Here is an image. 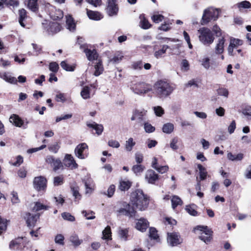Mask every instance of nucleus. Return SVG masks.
I'll return each instance as SVG.
<instances>
[{
    "instance_id": "nucleus-1",
    "label": "nucleus",
    "mask_w": 251,
    "mask_h": 251,
    "mask_svg": "<svg viewBox=\"0 0 251 251\" xmlns=\"http://www.w3.org/2000/svg\"><path fill=\"white\" fill-rule=\"evenodd\" d=\"M130 202L139 210H145L148 206L149 199L141 190H136L130 195Z\"/></svg>"
},
{
    "instance_id": "nucleus-2",
    "label": "nucleus",
    "mask_w": 251,
    "mask_h": 251,
    "mask_svg": "<svg viewBox=\"0 0 251 251\" xmlns=\"http://www.w3.org/2000/svg\"><path fill=\"white\" fill-rule=\"evenodd\" d=\"M154 93L159 98H165L170 96L175 89V87L167 82L159 80L154 85Z\"/></svg>"
},
{
    "instance_id": "nucleus-3",
    "label": "nucleus",
    "mask_w": 251,
    "mask_h": 251,
    "mask_svg": "<svg viewBox=\"0 0 251 251\" xmlns=\"http://www.w3.org/2000/svg\"><path fill=\"white\" fill-rule=\"evenodd\" d=\"M200 41L204 45H210L214 40L213 35L211 30L206 27L200 28L198 31Z\"/></svg>"
},
{
    "instance_id": "nucleus-4",
    "label": "nucleus",
    "mask_w": 251,
    "mask_h": 251,
    "mask_svg": "<svg viewBox=\"0 0 251 251\" xmlns=\"http://www.w3.org/2000/svg\"><path fill=\"white\" fill-rule=\"evenodd\" d=\"M220 10L209 8L204 10L201 20V25L208 24L210 21H216L219 17Z\"/></svg>"
},
{
    "instance_id": "nucleus-5",
    "label": "nucleus",
    "mask_w": 251,
    "mask_h": 251,
    "mask_svg": "<svg viewBox=\"0 0 251 251\" xmlns=\"http://www.w3.org/2000/svg\"><path fill=\"white\" fill-rule=\"evenodd\" d=\"M195 229L200 231L199 238L205 243L208 244L212 239V231L207 226H198Z\"/></svg>"
},
{
    "instance_id": "nucleus-6",
    "label": "nucleus",
    "mask_w": 251,
    "mask_h": 251,
    "mask_svg": "<svg viewBox=\"0 0 251 251\" xmlns=\"http://www.w3.org/2000/svg\"><path fill=\"white\" fill-rule=\"evenodd\" d=\"M131 89L134 93L138 95H143L152 90L151 85L145 83L135 84Z\"/></svg>"
},
{
    "instance_id": "nucleus-7",
    "label": "nucleus",
    "mask_w": 251,
    "mask_h": 251,
    "mask_svg": "<svg viewBox=\"0 0 251 251\" xmlns=\"http://www.w3.org/2000/svg\"><path fill=\"white\" fill-rule=\"evenodd\" d=\"M46 162L50 165L55 172L59 169H63V164L59 158H55L52 156L49 155L46 158Z\"/></svg>"
},
{
    "instance_id": "nucleus-8",
    "label": "nucleus",
    "mask_w": 251,
    "mask_h": 251,
    "mask_svg": "<svg viewBox=\"0 0 251 251\" xmlns=\"http://www.w3.org/2000/svg\"><path fill=\"white\" fill-rule=\"evenodd\" d=\"M34 188L37 191L45 190L47 187V179L43 176L35 177L33 181Z\"/></svg>"
},
{
    "instance_id": "nucleus-9",
    "label": "nucleus",
    "mask_w": 251,
    "mask_h": 251,
    "mask_svg": "<svg viewBox=\"0 0 251 251\" xmlns=\"http://www.w3.org/2000/svg\"><path fill=\"white\" fill-rule=\"evenodd\" d=\"M167 241L170 245L173 247L181 244L182 242V239L177 233H168Z\"/></svg>"
},
{
    "instance_id": "nucleus-10",
    "label": "nucleus",
    "mask_w": 251,
    "mask_h": 251,
    "mask_svg": "<svg viewBox=\"0 0 251 251\" xmlns=\"http://www.w3.org/2000/svg\"><path fill=\"white\" fill-rule=\"evenodd\" d=\"M243 41L239 39L231 37L229 40V45L227 48L228 53L230 56H233V50L237 49L239 46L242 45Z\"/></svg>"
},
{
    "instance_id": "nucleus-11",
    "label": "nucleus",
    "mask_w": 251,
    "mask_h": 251,
    "mask_svg": "<svg viewBox=\"0 0 251 251\" xmlns=\"http://www.w3.org/2000/svg\"><path fill=\"white\" fill-rule=\"evenodd\" d=\"M64 165L72 169L78 167L77 164L75 162L73 156L70 154H66L63 160Z\"/></svg>"
},
{
    "instance_id": "nucleus-12",
    "label": "nucleus",
    "mask_w": 251,
    "mask_h": 251,
    "mask_svg": "<svg viewBox=\"0 0 251 251\" xmlns=\"http://www.w3.org/2000/svg\"><path fill=\"white\" fill-rule=\"evenodd\" d=\"M80 48L83 50V52H85L87 59L89 61H93L97 60L98 58V54L95 50H91L86 48L85 45H81Z\"/></svg>"
},
{
    "instance_id": "nucleus-13",
    "label": "nucleus",
    "mask_w": 251,
    "mask_h": 251,
    "mask_svg": "<svg viewBox=\"0 0 251 251\" xmlns=\"http://www.w3.org/2000/svg\"><path fill=\"white\" fill-rule=\"evenodd\" d=\"M147 111L142 110H136L133 113L131 118V121H137L139 123H142L146 119Z\"/></svg>"
},
{
    "instance_id": "nucleus-14",
    "label": "nucleus",
    "mask_w": 251,
    "mask_h": 251,
    "mask_svg": "<svg viewBox=\"0 0 251 251\" xmlns=\"http://www.w3.org/2000/svg\"><path fill=\"white\" fill-rule=\"evenodd\" d=\"M88 147L85 143H80L76 146L75 149V156L79 159H83L85 158L83 152L88 150Z\"/></svg>"
},
{
    "instance_id": "nucleus-15",
    "label": "nucleus",
    "mask_w": 251,
    "mask_h": 251,
    "mask_svg": "<svg viewBox=\"0 0 251 251\" xmlns=\"http://www.w3.org/2000/svg\"><path fill=\"white\" fill-rule=\"evenodd\" d=\"M158 177V175L152 170H148L145 174V180L150 184H154Z\"/></svg>"
},
{
    "instance_id": "nucleus-16",
    "label": "nucleus",
    "mask_w": 251,
    "mask_h": 251,
    "mask_svg": "<svg viewBox=\"0 0 251 251\" xmlns=\"http://www.w3.org/2000/svg\"><path fill=\"white\" fill-rule=\"evenodd\" d=\"M39 218V214L32 215L29 213H26L25 217L27 225L29 227H34Z\"/></svg>"
},
{
    "instance_id": "nucleus-17",
    "label": "nucleus",
    "mask_w": 251,
    "mask_h": 251,
    "mask_svg": "<svg viewBox=\"0 0 251 251\" xmlns=\"http://www.w3.org/2000/svg\"><path fill=\"white\" fill-rule=\"evenodd\" d=\"M120 214L124 215L129 217H133L135 216L136 211L133 206L127 204L125 208H121L118 211Z\"/></svg>"
},
{
    "instance_id": "nucleus-18",
    "label": "nucleus",
    "mask_w": 251,
    "mask_h": 251,
    "mask_svg": "<svg viewBox=\"0 0 251 251\" xmlns=\"http://www.w3.org/2000/svg\"><path fill=\"white\" fill-rule=\"evenodd\" d=\"M117 0H108L107 12L110 16L117 14L118 7L116 4Z\"/></svg>"
},
{
    "instance_id": "nucleus-19",
    "label": "nucleus",
    "mask_w": 251,
    "mask_h": 251,
    "mask_svg": "<svg viewBox=\"0 0 251 251\" xmlns=\"http://www.w3.org/2000/svg\"><path fill=\"white\" fill-rule=\"evenodd\" d=\"M149 226V223L147 219L143 218L139 219L136 224L137 230L142 232L145 231Z\"/></svg>"
},
{
    "instance_id": "nucleus-20",
    "label": "nucleus",
    "mask_w": 251,
    "mask_h": 251,
    "mask_svg": "<svg viewBox=\"0 0 251 251\" xmlns=\"http://www.w3.org/2000/svg\"><path fill=\"white\" fill-rule=\"evenodd\" d=\"M225 42V39L224 37H222L221 38L219 39L218 43L215 48L216 54H221L224 52Z\"/></svg>"
},
{
    "instance_id": "nucleus-21",
    "label": "nucleus",
    "mask_w": 251,
    "mask_h": 251,
    "mask_svg": "<svg viewBox=\"0 0 251 251\" xmlns=\"http://www.w3.org/2000/svg\"><path fill=\"white\" fill-rule=\"evenodd\" d=\"M9 121L17 127H21L24 124L23 121L16 114H13L10 116Z\"/></svg>"
},
{
    "instance_id": "nucleus-22",
    "label": "nucleus",
    "mask_w": 251,
    "mask_h": 251,
    "mask_svg": "<svg viewBox=\"0 0 251 251\" xmlns=\"http://www.w3.org/2000/svg\"><path fill=\"white\" fill-rule=\"evenodd\" d=\"M23 241L22 238H18L12 241L9 244V248L12 250H19L22 248L21 245Z\"/></svg>"
},
{
    "instance_id": "nucleus-23",
    "label": "nucleus",
    "mask_w": 251,
    "mask_h": 251,
    "mask_svg": "<svg viewBox=\"0 0 251 251\" xmlns=\"http://www.w3.org/2000/svg\"><path fill=\"white\" fill-rule=\"evenodd\" d=\"M87 126L88 127L95 129L96 133L99 135H100L103 130V127L102 125L98 124L95 122H93L92 124L88 123L87 124Z\"/></svg>"
},
{
    "instance_id": "nucleus-24",
    "label": "nucleus",
    "mask_w": 251,
    "mask_h": 251,
    "mask_svg": "<svg viewBox=\"0 0 251 251\" xmlns=\"http://www.w3.org/2000/svg\"><path fill=\"white\" fill-rule=\"evenodd\" d=\"M140 26L141 28L147 29L149 28L151 26V25L149 22L148 20L145 18V15L141 14L139 16Z\"/></svg>"
},
{
    "instance_id": "nucleus-25",
    "label": "nucleus",
    "mask_w": 251,
    "mask_h": 251,
    "mask_svg": "<svg viewBox=\"0 0 251 251\" xmlns=\"http://www.w3.org/2000/svg\"><path fill=\"white\" fill-rule=\"evenodd\" d=\"M87 14L89 19L94 20H100L102 18L101 15L98 12L87 9Z\"/></svg>"
},
{
    "instance_id": "nucleus-26",
    "label": "nucleus",
    "mask_w": 251,
    "mask_h": 251,
    "mask_svg": "<svg viewBox=\"0 0 251 251\" xmlns=\"http://www.w3.org/2000/svg\"><path fill=\"white\" fill-rule=\"evenodd\" d=\"M67 28L70 31H73L75 29V24L71 16H66Z\"/></svg>"
},
{
    "instance_id": "nucleus-27",
    "label": "nucleus",
    "mask_w": 251,
    "mask_h": 251,
    "mask_svg": "<svg viewBox=\"0 0 251 251\" xmlns=\"http://www.w3.org/2000/svg\"><path fill=\"white\" fill-rule=\"evenodd\" d=\"M61 29V26L57 23H53L50 25V27L48 29L49 32H50L51 34L56 33L59 32Z\"/></svg>"
},
{
    "instance_id": "nucleus-28",
    "label": "nucleus",
    "mask_w": 251,
    "mask_h": 251,
    "mask_svg": "<svg viewBox=\"0 0 251 251\" xmlns=\"http://www.w3.org/2000/svg\"><path fill=\"white\" fill-rule=\"evenodd\" d=\"M50 15L53 20H60L63 17V12L60 9H55L54 12H51Z\"/></svg>"
},
{
    "instance_id": "nucleus-29",
    "label": "nucleus",
    "mask_w": 251,
    "mask_h": 251,
    "mask_svg": "<svg viewBox=\"0 0 251 251\" xmlns=\"http://www.w3.org/2000/svg\"><path fill=\"white\" fill-rule=\"evenodd\" d=\"M19 22L20 25L23 26L25 27V25L24 23V21L27 18L26 15V12L25 9H21L19 10Z\"/></svg>"
},
{
    "instance_id": "nucleus-30",
    "label": "nucleus",
    "mask_w": 251,
    "mask_h": 251,
    "mask_svg": "<svg viewBox=\"0 0 251 251\" xmlns=\"http://www.w3.org/2000/svg\"><path fill=\"white\" fill-rule=\"evenodd\" d=\"M169 48L167 45H163L161 49L155 51L154 55L155 58L158 59L163 57L164 54L166 52L167 50Z\"/></svg>"
},
{
    "instance_id": "nucleus-31",
    "label": "nucleus",
    "mask_w": 251,
    "mask_h": 251,
    "mask_svg": "<svg viewBox=\"0 0 251 251\" xmlns=\"http://www.w3.org/2000/svg\"><path fill=\"white\" fill-rule=\"evenodd\" d=\"M94 67L95 71L94 75L95 76H98L102 73L103 71V68L101 61L99 60L98 62L96 63Z\"/></svg>"
},
{
    "instance_id": "nucleus-32",
    "label": "nucleus",
    "mask_w": 251,
    "mask_h": 251,
    "mask_svg": "<svg viewBox=\"0 0 251 251\" xmlns=\"http://www.w3.org/2000/svg\"><path fill=\"white\" fill-rule=\"evenodd\" d=\"M1 77L6 81L12 84H17V80L16 77H13L7 73H4Z\"/></svg>"
},
{
    "instance_id": "nucleus-33",
    "label": "nucleus",
    "mask_w": 251,
    "mask_h": 251,
    "mask_svg": "<svg viewBox=\"0 0 251 251\" xmlns=\"http://www.w3.org/2000/svg\"><path fill=\"white\" fill-rule=\"evenodd\" d=\"M70 241L75 247L78 246L82 242V240H80L76 234H73L70 236Z\"/></svg>"
},
{
    "instance_id": "nucleus-34",
    "label": "nucleus",
    "mask_w": 251,
    "mask_h": 251,
    "mask_svg": "<svg viewBox=\"0 0 251 251\" xmlns=\"http://www.w3.org/2000/svg\"><path fill=\"white\" fill-rule=\"evenodd\" d=\"M135 142L133 141V139L131 137L129 138L125 143V149L127 151H131L135 145Z\"/></svg>"
},
{
    "instance_id": "nucleus-35",
    "label": "nucleus",
    "mask_w": 251,
    "mask_h": 251,
    "mask_svg": "<svg viewBox=\"0 0 251 251\" xmlns=\"http://www.w3.org/2000/svg\"><path fill=\"white\" fill-rule=\"evenodd\" d=\"M227 158L231 161H240L244 157V154L242 153H238L236 155H234L231 152L227 153Z\"/></svg>"
},
{
    "instance_id": "nucleus-36",
    "label": "nucleus",
    "mask_w": 251,
    "mask_h": 251,
    "mask_svg": "<svg viewBox=\"0 0 251 251\" xmlns=\"http://www.w3.org/2000/svg\"><path fill=\"white\" fill-rule=\"evenodd\" d=\"M131 183L128 180H121L120 182L119 189L121 191L127 190L131 186Z\"/></svg>"
},
{
    "instance_id": "nucleus-37",
    "label": "nucleus",
    "mask_w": 251,
    "mask_h": 251,
    "mask_svg": "<svg viewBox=\"0 0 251 251\" xmlns=\"http://www.w3.org/2000/svg\"><path fill=\"white\" fill-rule=\"evenodd\" d=\"M128 231L127 229H119L118 235L121 240L126 241L127 240Z\"/></svg>"
},
{
    "instance_id": "nucleus-38",
    "label": "nucleus",
    "mask_w": 251,
    "mask_h": 251,
    "mask_svg": "<svg viewBox=\"0 0 251 251\" xmlns=\"http://www.w3.org/2000/svg\"><path fill=\"white\" fill-rule=\"evenodd\" d=\"M174 129V126L172 123H167L163 125L162 127V131L165 133L170 134L172 133Z\"/></svg>"
},
{
    "instance_id": "nucleus-39",
    "label": "nucleus",
    "mask_w": 251,
    "mask_h": 251,
    "mask_svg": "<svg viewBox=\"0 0 251 251\" xmlns=\"http://www.w3.org/2000/svg\"><path fill=\"white\" fill-rule=\"evenodd\" d=\"M172 206L174 209L178 205H181L182 204L181 200L176 196H174L171 199Z\"/></svg>"
},
{
    "instance_id": "nucleus-40",
    "label": "nucleus",
    "mask_w": 251,
    "mask_h": 251,
    "mask_svg": "<svg viewBox=\"0 0 251 251\" xmlns=\"http://www.w3.org/2000/svg\"><path fill=\"white\" fill-rule=\"evenodd\" d=\"M61 67L66 71L73 72L75 70V65H70L67 63L65 61H63L60 63Z\"/></svg>"
},
{
    "instance_id": "nucleus-41",
    "label": "nucleus",
    "mask_w": 251,
    "mask_h": 251,
    "mask_svg": "<svg viewBox=\"0 0 251 251\" xmlns=\"http://www.w3.org/2000/svg\"><path fill=\"white\" fill-rule=\"evenodd\" d=\"M94 186L93 181L91 179H88L87 181L85 182V193L91 194L93 190V187Z\"/></svg>"
},
{
    "instance_id": "nucleus-42",
    "label": "nucleus",
    "mask_w": 251,
    "mask_h": 251,
    "mask_svg": "<svg viewBox=\"0 0 251 251\" xmlns=\"http://www.w3.org/2000/svg\"><path fill=\"white\" fill-rule=\"evenodd\" d=\"M81 96L84 99H88L90 98V88L88 86H84L80 93Z\"/></svg>"
},
{
    "instance_id": "nucleus-43",
    "label": "nucleus",
    "mask_w": 251,
    "mask_h": 251,
    "mask_svg": "<svg viewBox=\"0 0 251 251\" xmlns=\"http://www.w3.org/2000/svg\"><path fill=\"white\" fill-rule=\"evenodd\" d=\"M185 210L190 215L192 216H196L198 214V212L196 210V205L194 204L186 206Z\"/></svg>"
},
{
    "instance_id": "nucleus-44",
    "label": "nucleus",
    "mask_w": 251,
    "mask_h": 251,
    "mask_svg": "<svg viewBox=\"0 0 251 251\" xmlns=\"http://www.w3.org/2000/svg\"><path fill=\"white\" fill-rule=\"evenodd\" d=\"M198 168L200 171V178L201 180L205 179L207 176V172L205 168L201 164L198 165Z\"/></svg>"
},
{
    "instance_id": "nucleus-45",
    "label": "nucleus",
    "mask_w": 251,
    "mask_h": 251,
    "mask_svg": "<svg viewBox=\"0 0 251 251\" xmlns=\"http://www.w3.org/2000/svg\"><path fill=\"white\" fill-rule=\"evenodd\" d=\"M111 228L109 226H107L104 230L102 231L103 239L107 240L111 239Z\"/></svg>"
},
{
    "instance_id": "nucleus-46",
    "label": "nucleus",
    "mask_w": 251,
    "mask_h": 251,
    "mask_svg": "<svg viewBox=\"0 0 251 251\" xmlns=\"http://www.w3.org/2000/svg\"><path fill=\"white\" fill-rule=\"evenodd\" d=\"M48 206L44 205L40 202H36L34 207H33V210L35 211H38L41 210H48Z\"/></svg>"
},
{
    "instance_id": "nucleus-47",
    "label": "nucleus",
    "mask_w": 251,
    "mask_h": 251,
    "mask_svg": "<svg viewBox=\"0 0 251 251\" xmlns=\"http://www.w3.org/2000/svg\"><path fill=\"white\" fill-rule=\"evenodd\" d=\"M37 0H29L28 7L29 9L33 12H35L38 9Z\"/></svg>"
},
{
    "instance_id": "nucleus-48",
    "label": "nucleus",
    "mask_w": 251,
    "mask_h": 251,
    "mask_svg": "<svg viewBox=\"0 0 251 251\" xmlns=\"http://www.w3.org/2000/svg\"><path fill=\"white\" fill-rule=\"evenodd\" d=\"M201 65L205 69H209L210 67V60L209 57L203 58L201 61Z\"/></svg>"
},
{
    "instance_id": "nucleus-49",
    "label": "nucleus",
    "mask_w": 251,
    "mask_h": 251,
    "mask_svg": "<svg viewBox=\"0 0 251 251\" xmlns=\"http://www.w3.org/2000/svg\"><path fill=\"white\" fill-rule=\"evenodd\" d=\"M64 182V177L62 176H56L53 179V185L55 186L62 185Z\"/></svg>"
},
{
    "instance_id": "nucleus-50",
    "label": "nucleus",
    "mask_w": 251,
    "mask_h": 251,
    "mask_svg": "<svg viewBox=\"0 0 251 251\" xmlns=\"http://www.w3.org/2000/svg\"><path fill=\"white\" fill-rule=\"evenodd\" d=\"M218 95L227 98L228 96V91L227 89L223 87H220L217 90Z\"/></svg>"
},
{
    "instance_id": "nucleus-51",
    "label": "nucleus",
    "mask_w": 251,
    "mask_h": 251,
    "mask_svg": "<svg viewBox=\"0 0 251 251\" xmlns=\"http://www.w3.org/2000/svg\"><path fill=\"white\" fill-rule=\"evenodd\" d=\"M71 190L73 195L75 199H80V195L79 193V188L77 186H71Z\"/></svg>"
},
{
    "instance_id": "nucleus-52",
    "label": "nucleus",
    "mask_w": 251,
    "mask_h": 251,
    "mask_svg": "<svg viewBox=\"0 0 251 251\" xmlns=\"http://www.w3.org/2000/svg\"><path fill=\"white\" fill-rule=\"evenodd\" d=\"M181 70L183 72H187L189 69V63L186 59H183L181 63Z\"/></svg>"
},
{
    "instance_id": "nucleus-53",
    "label": "nucleus",
    "mask_w": 251,
    "mask_h": 251,
    "mask_svg": "<svg viewBox=\"0 0 251 251\" xmlns=\"http://www.w3.org/2000/svg\"><path fill=\"white\" fill-rule=\"evenodd\" d=\"M62 217L65 220L70 222H74L75 220V218L72 216L70 213L68 212H64L62 213Z\"/></svg>"
},
{
    "instance_id": "nucleus-54",
    "label": "nucleus",
    "mask_w": 251,
    "mask_h": 251,
    "mask_svg": "<svg viewBox=\"0 0 251 251\" xmlns=\"http://www.w3.org/2000/svg\"><path fill=\"white\" fill-rule=\"evenodd\" d=\"M178 138L174 137L173 138L170 142V148L173 150H176L178 149V146L177 145L178 143Z\"/></svg>"
},
{
    "instance_id": "nucleus-55",
    "label": "nucleus",
    "mask_w": 251,
    "mask_h": 251,
    "mask_svg": "<svg viewBox=\"0 0 251 251\" xmlns=\"http://www.w3.org/2000/svg\"><path fill=\"white\" fill-rule=\"evenodd\" d=\"M144 125V129L146 132L151 133L153 132L155 130V127L152 126L149 123H145Z\"/></svg>"
},
{
    "instance_id": "nucleus-56",
    "label": "nucleus",
    "mask_w": 251,
    "mask_h": 251,
    "mask_svg": "<svg viewBox=\"0 0 251 251\" xmlns=\"http://www.w3.org/2000/svg\"><path fill=\"white\" fill-rule=\"evenodd\" d=\"M11 202L13 204L18 203L20 201L19 199L18 193L16 192L12 191L11 192Z\"/></svg>"
},
{
    "instance_id": "nucleus-57",
    "label": "nucleus",
    "mask_w": 251,
    "mask_h": 251,
    "mask_svg": "<svg viewBox=\"0 0 251 251\" xmlns=\"http://www.w3.org/2000/svg\"><path fill=\"white\" fill-rule=\"evenodd\" d=\"M55 242L56 244L63 245L64 244V237L63 235L61 234H57L55 237Z\"/></svg>"
},
{
    "instance_id": "nucleus-58",
    "label": "nucleus",
    "mask_w": 251,
    "mask_h": 251,
    "mask_svg": "<svg viewBox=\"0 0 251 251\" xmlns=\"http://www.w3.org/2000/svg\"><path fill=\"white\" fill-rule=\"evenodd\" d=\"M149 236L151 238L156 239L158 237L157 231L154 227H150L149 230Z\"/></svg>"
},
{
    "instance_id": "nucleus-59",
    "label": "nucleus",
    "mask_w": 251,
    "mask_h": 251,
    "mask_svg": "<svg viewBox=\"0 0 251 251\" xmlns=\"http://www.w3.org/2000/svg\"><path fill=\"white\" fill-rule=\"evenodd\" d=\"M144 167L141 165H136L132 167V170L133 172L137 174L143 171Z\"/></svg>"
},
{
    "instance_id": "nucleus-60",
    "label": "nucleus",
    "mask_w": 251,
    "mask_h": 251,
    "mask_svg": "<svg viewBox=\"0 0 251 251\" xmlns=\"http://www.w3.org/2000/svg\"><path fill=\"white\" fill-rule=\"evenodd\" d=\"M59 66L55 62H51L49 65V69L50 71L56 73L58 71Z\"/></svg>"
},
{
    "instance_id": "nucleus-61",
    "label": "nucleus",
    "mask_w": 251,
    "mask_h": 251,
    "mask_svg": "<svg viewBox=\"0 0 251 251\" xmlns=\"http://www.w3.org/2000/svg\"><path fill=\"white\" fill-rule=\"evenodd\" d=\"M153 109L155 115L157 116H161L164 113L163 109L160 106L154 107Z\"/></svg>"
},
{
    "instance_id": "nucleus-62",
    "label": "nucleus",
    "mask_w": 251,
    "mask_h": 251,
    "mask_svg": "<svg viewBox=\"0 0 251 251\" xmlns=\"http://www.w3.org/2000/svg\"><path fill=\"white\" fill-rule=\"evenodd\" d=\"M55 100L58 102H64L66 100L65 95L63 93H59L55 96Z\"/></svg>"
},
{
    "instance_id": "nucleus-63",
    "label": "nucleus",
    "mask_w": 251,
    "mask_h": 251,
    "mask_svg": "<svg viewBox=\"0 0 251 251\" xmlns=\"http://www.w3.org/2000/svg\"><path fill=\"white\" fill-rule=\"evenodd\" d=\"M60 148L59 145L58 143H55L54 144L51 145L49 147V150L50 151L53 153H56Z\"/></svg>"
},
{
    "instance_id": "nucleus-64",
    "label": "nucleus",
    "mask_w": 251,
    "mask_h": 251,
    "mask_svg": "<svg viewBox=\"0 0 251 251\" xmlns=\"http://www.w3.org/2000/svg\"><path fill=\"white\" fill-rule=\"evenodd\" d=\"M152 20L155 23H159L163 21L164 16L162 15H153L151 17Z\"/></svg>"
}]
</instances>
